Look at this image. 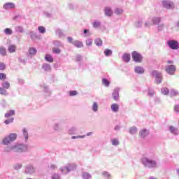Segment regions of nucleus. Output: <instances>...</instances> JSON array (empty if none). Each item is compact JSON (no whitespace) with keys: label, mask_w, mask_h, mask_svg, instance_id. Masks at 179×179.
<instances>
[{"label":"nucleus","mask_w":179,"mask_h":179,"mask_svg":"<svg viewBox=\"0 0 179 179\" xmlns=\"http://www.w3.org/2000/svg\"><path fill=\"white\" fill-rule=\"evenodd\" d=\"M94 44H96L97 47H101V45H103V40L100 38H97L94 40Z\"/></svg>","instance_id":"nucleus-36"},{"label":"nucleus","mask_w":179,"mask_h":179,"mask_svg":"<svg viewBox=\"0 0 179 179\" xmlns=\"http://www.w3.org/2000/svg\"><path fill=\"white\" fill-rule=\"evenodd\" d=\"M29 36L31 38V40H34V38H37V34L34 33L33 31H31L29 32Z\"/></svg>","instance_id":"nucleus-53"},{"label":"nucleus","mask_w":179,"mask_h":179,"mask_svg":"<svg viewBox=\"0 0 179 179\" xmlns=\"http://www.w3.org/2000/svg\"><path fill=\"white\" fill-rule=\"evenodd\" d=\"M8 51L10 54H13L16 52V45H10L8 48Z\"/></svg>","instance_id":"nucleus-26"},{"label":"nucleus","mask_w":179,"mask_h":179,"mask_svg":"<svg viewBox=\"0 0 179 179\" xmlns=\"http://www.w3.org/2000/svg\"><path fill=\"white\" fill-rule=\"evenodd\" d=\"M29 55H36L37 54V49L36 48H29Z\"/></svg>","instance_id":"nucleus-32"},{"label":"nucleus","mask_w":179,"mask_h":179,"mask_svg":"<svg viewBox=\"0 0 179 179\" xmlns=\"http://www.w3.org/2000/svg\"><path fill=\"white\" fill-rule=\"evenodd\" d=\"M104 13L105 16H107V17H111L114 13V11H113V8H111V7L106 6L104 8Z\"/></svg>","instance_id":"nucleus-14"},{"label":"nucleus","mask_w":179,"mask_h":179,"mask_svg":"<svg viewBox=\"0 0 179 179\" xmlns=\"http://www.w3.org/2000/svg\"><path fill=\"white\" fill-rule=\"evenodd\" d=\"M45 61H46L47 62L52 63L54 62V58L51 55L47 54L45 56Z\"/></svg>","instance_id":"nucleus-28"},{"label":"nucleus","mask_w":179,"mask_h":179,"mask_svg":"<svg viewBox=\"0 0 179 179\" xmlns=\"http://www.w3.org/2000/svg\"><path fill=\"white\" fill-rule=\"evenodd\" d=\"M149 135V130L146 129H143L139 131V136L141 139H145L146 136Z\"/></svg>","instance_id":"nucleus-16"},{"label":"nucleus","mask_w":179,"mask_h":179,"mask_svg":"<svg viewBox=\"0 0 179 179\" xmlns=\"http://www.w3.org/2000/svg\"><path fill=\"white\" fill-rule=\"evenodd\" d=\"M112 145L113 146H118V145H120V141L117 138H113L112 140Z\"/></svg>","instance_id":"nucleus-54"},{"label":"nucleus","mask_w":179,"mask_h":179,"mask_svg":"<svg viewBox=\"0 0 179 179\" xmlns=\"http://www.w3.org/2000/svg\"><path fill=\"white\" fill-rule=\"evenodd\" d=\"M55 12L54 8L51 5H49L43 11V15L45 17H52L54 16Z\"/></svg>","instance_id":"nucleus-10"},{"label":"nucleus","mask_w":179,"mask_h":179,"mask_svg":"<svg viewBox=\"0 0 179 179\" xmlns=\"http://www.w3.org/2000/svg\"><path fill=\"white\" fill-rule=\"evenodd\" d=\"M3 33L6 36H12V34H13V31L10 28H6L3 30Z\"/></svg>","instance_id":"nucleus-30"},{"label":"nucleus","mask_w":179,"mask_h":179,"mask_svg":"<svg viewBox=\"0 0 179 179\" xmlns=\"http://www.w3.org/2000/svg\"><path fill=\"white\" fill-rule=\"evenodd\" d=\"M6 48L3 46H1L0 47V55H1V57H6Z\"/></svg>","instance_id":"nucleus-35"},{"label":"nucleus","mask_w":179,"mask_h":179,"mask_svg":"<svg viewBox=\"0 0 179 179\" xmlns=\"http://www.w3.org/2000/svg\"><path fill=\"white\" fill-rule=\"evenodd\" d=\"M15 114V110H10L6 113H5L4 117L5 118H9L10 117H13Z\"/></svg>","instance_id":"nucleus-24"},{"label":"nucleus","mask_w":179,"mask_h":179,"mask_svg":"<svg viewBox=\"0 0 179 179\" xmlns=\"http://www.w3.org/2000/svg\"><path fill=\"white\" fill-rule=\"evenodd\" d=\"M56 34L60 38H62V37H65V34H64V31H62V29H56Z\"/></svg>","instance_id":"nucleus-33"},{"label":"nucleus","mask_w":179,"mask_h":179,"mask_svg":"<svg viewBox=\"0 0 179 179\" xmlns=\"http://www.w3.org/2000/svg\"><path fill=\"white\" fill-rule=\"evenodd\" d=\"M122 58L124 62H129V61H131V55L129 53H124L122 56Z\"/></svg>","instance_id":"nucleus-23"},{"label":"nucleus","mask_w":179,"mask_h":179,"mask_svg":"<svg viewBox=\"0 0 179 179\" xmlns=\"http://www.w3.org/2000/svg\"><path fill=\"white\" fill-rule=\"evenodd\" d=\"M78 132V129L76 127H71L69 129V134L70 135H75Z\"/></svg>","instance_id":"nucleus-48"},{"label":"nucleus","mask_w":179,"mask_h":179,"mask_svg":"<svg viewBox=\"0 0 179 179\" xmlns=\"http://www.w3.org/2000/svg\"><path fill=\"white\" fill-rule=\"evenodd\" d=\"M161 92L162 94H164V96H169V94H170V90H169V88L164 87H162L161 89Z\"/></svg>","instance_id":"nucleus-31"},{"label":"nucleus","mask_w":179,"mask_h":179,"mask_svg":"<svg viewBox=\"0 0 179 179\" xmlns=\"http://www.w3.org/2000/svg\"><path fill=\"white\" fill-rule=\"evenodd\" d=\"M174 111L176 113H179V105L178 104L175 105V106H174Z\"/></svg>","instance_id":"nucleus-64"},{"label":"nucleus","mask_w":179,"mask_h":179,"mask_svg":"<svg viewBox=\"0 0 179 179\" xmlns=\"http://www.w3.org/2000/svg\"><path fill=\"white\" fill-rule=\"evenodd\" d=\"M74 170H76V165L73 164H70L60 168L62 174H64V176H66V174H68V173H71V171H74Z\"/></svg>","instance_id":"nucleus-6"},{"label":"nucleus","mask_w":179,"mask_h":179,"mask_svg":"<svg viewBox=\"0 0 179 179\" xmlns=\"http://www.w3.org/2000/svg\"><path fill=\"white\" fill-rule=\"evenodd\" d=\"M135 27H137V29H138L139 27H142V21L139 20L137 22H136Z\"/></svg>","instance_id":"nucleus-61"},{"label":"nucleus","mask_w":179,"mask_h":179,"mask_svg":"<svg viewBox=\"0 0 179 179\" xmlns=\"http://www.w3.org/2000/svg\"><path fill=\"white\" fill-rule=\"evenodd\" d=\"M110 108L113 113H118L120 110V105L117 103H113L110 106Z\"/></svg>","instance_id":"nucleus-22"},{"label":"nucleus","mask_w":179,"mask_h":179,"mask_svg":"<svg viewBox=\"0 0 179 179\" xmlns=\"http://www.w3.org/2000/svg\"><path fill=\"white\" fill-rule=\"evenodd\" d=\"M69 96L70 97H73L75 96H78V91H76V90H70L69 92Z\"/></svg>","instance_id":"nucleus-49"},{"label":"nucleus","mask_w":179,"mask_h":179,"mask_svg":"<svg viewBox=\"0 0 179 179\" xmlns=\"http://www.w3.org/2000/svg\"><path fill=\"white\" fill-rule=\"evenodd\" d=\"M86 136L83 135V136H71V139H83V138H85Z\"/></svg>","instance_id":"nucleus-59"},{"label":"nucleus","mask_w":179,"mask_h":179,"mask_svg":"<svg viewBox=\"0 0 179 179\" xmlns=\"http://www.w3.org/2000/svg\"><path fill=\"white\" fill-rule=\"evenodd\" d=\"M53 44L55 47H64V43L58 40L54 41Z\"/></svg>","instance_id":"nucleus-44"},{"label":"nucleus","mask_w":179,"mask_h":179,"mask_svg":"<svg viewBox=\"0 0 179 179\" xmlns=\"http://www.w3.org/2000/svg\"><path fill=\"white\" fill-rule=\"evenodd\" d=\"M6 68V64H5V63L0 62V71H5Z\"/></svg>","instance_id":"nucleus-58"},{"label":"nucleus","mask_w":179,"mask_h":179,"mask_svg":"<svg viewBox=\"0 0 179 179\" xmlns=\"http://www.w3.org/2000/svg\"><path fill=\"white\" fill-rule=\"evenodd\" d=\"M164 29V24H161L157 27L158 31H162Z\"/></svg>","instance_id":"nucleus-63"},{"label":"nucleus","mask_w":179,"mask_h":179,"mask_svg":"<svg viewBox=\"0 0 179 179\" xmlns=\"http://www.w3.org/2000/svg\"><path fill=\"white\" fill-rule=\"evenodd\" d=\"M131 57L133 61H134V62H136L137 64H141V62H142L143 59V57L142 56V55L137 51H134L131 52Z\"/></svg>","instance_id":"nucleus-7"},{"label":"nucleus","mask_w":179,"mask_h":179,"mask_svg":"<svg viewBox=\"0 0 179 179\" xmlns=\"http://www.w3.org/2000/svg\"><path fill=\"white\" fill-rule=\"evenodd\" d=\"M17 138V134L15 133H10L4 138H3L2 143L3 145H9L12 142H15V140Z\"/></svg>","instance_id":"nucleus-5"},{"label":"nucleus","mask_w":179,"mask_h":179,"mask_svg":"<svg viewBox=\"0 0 179 179\" xmlns=\"http://www.w3.org/2000/svg\"><path fill=\"white\" fill-rule=\"evenodd\" d=\"M178 94H179L178 91L174 89L171 90L169 92V96L171 97H176V96H178Z\"/></svg>","instance_id":"nucleus-29"},{"label":"nucleus","mask_w":179,"mask_h":179,"mask_svg":"<svg viewBox=\"0 0 179 179\" xmlns=\"http://www.w3.org/2000/svg\"><path fill=\"white\" fill-rule=\"evenodd\" d=\"M101 22L95 20L92 22V27L94 29H99V27H101Z\"/></svg>","instance_id":"nucleus-34"},{"label":"nucleus","mask_w":179,"mask_h":179,"mask_svg":"<svg viewBox=\"0 0 179 179\" xmlns=\"http://www.w3.org/2000/svg\"><path fill=\"white\" fill-rule=\"evenodd\" d=\"M134 72L137 75H143L145 73V69L142 66H137L134 68Z\"/></svg>","instance_id":"nucleus-17"},{"label":"nucleus","mask_w":179,"mask_h":179,"mask_svg":"<svg viewBox=\"0 0 179 179\" xmlns=\"http://www.w3.org/2000/svg\"><path fill=\"white\" fill-rule=\"evenodd\" d=\"M166 44L171 50H178L179 48V43L176 40H169Z\"/></svg>","instance_id":"nucleus-9"},{"label":"nucleus","mask_w":179,"mask_h":179,"mask_svg":"<svg viewBox=\"0 0 179 179\" xmlns=\"http://www.w3.org/2000/svg\"><path fill=\"white\" fill-rule=\"evenodd\" d=\"M25 174H29V176H33V174L36 173V167L33 164H29L25 166L24 169Z\"/></svg>","instance_id":"nucleus-8"},{"label":"nucleus","mask_w":179,"mask_h":179,"mask_svg":"<svg viewBox=\"0 0 179 179\" xmlns=\"http://www.w3.org/2000/svg\"><path fill=\"white\" fill-rule=\"evenodd\" d=\"M42 69H43L45 72H50V71H51V64L48 63H44L42 65Z\"/></svg>","instance_id":"nucleus-19"},{"label":"nucleus","mask_w":179,"mask_h":179,"mask_svg":"<svg viewBox=\"0 0 179 179\" xmlns=\"http://www.w3.org/2000/svg\"><path fill=\"white\" fill-rule=\"evenodd\" d=\"M104 55L105 57H111L113 55V50L111 49H105Z\"/></svg>","instance_id":"nucleus-41"},{"label":"nucleus","mask_w":179,"mask_h":179,"mask_svg":"<svg viewBox=\"0 0 179 179\" xmlns=\"http://www.w3.org/2000/svg\"><path fill=\"white\" fill-rule=\"evenodd\" d=\"M80 61H82V55L78 54L76 57V62H80Z\"/></svg>","instance_id":"nucleus-62"},{"label":"nucleus","mask_w":179,"mask_h":179,"mask_svg":"<svg viewBox=\"0 0 179 179\" xmlns=\"http://www.w3.org/2000/svg\"><path fill=\"white\" fill-rule=\"evenodd\" d=\"M73 45L76 47V48H83V42L78 40H75L73 42Z\"/></svg>","instance_id":"nucleus-18"},{"label":"nucleus","mask_w":179,"mask_h":179,"mask_svg":"<svg viewBox=\"0 0 179 179\" xmlns=\"http://www.w3.org/2000/svg\"><path fill=\"white\" fill-rule=\"evenodd\" d=\"M92 108L94 113H97L99 111V104L97 103V102L93 103Z\"/></svg>","instance_id":"nucleus-43"},{"label":"nucleus","mask_w":179,"mask_h":179,"mask_svg":"<svg viewBox=\"0 0 179 179\" xmlns=\"http://www.w3.org/2000/svg\"><path fill=\"white\" fill-rule=\"evenodd\" d=\"M152 22L153 24L159 25L160 24V22H162V18H160V17H154L152 19Z\"/></svg>","instance_id":"nucleus-25"},{"label":"nucleus","mask_w":179,"mask_h":179,"mask_svg":"<svg viewBox=\"0 0 179 179\" xmlns=\"http://www.w3.org/2000/svg\"><path fill=\"white\" fill-rule=\"evenodd\" d=\"M13 121H15V118L14 117H10L9 119H6L5 121H4V124L6 125H9L10 124H12V122H13Z\"/></svg>","instance_id":"nucleus-50"},{"label":"nucleus","mask_w":179,"mask_h":179,"mask_svg":"<svg viewBox=\"0 0 179 179\" xmlns=\"http://www.w3.org/2000/svg\"><path fill=\"white\" fill-rule=\"evenodd\" d=\"M15 31L16 33H24V29L22 26H16L15 27Z\"/></svg>","instance_id":"nucleus-39"},{"label":"nucleus","mask_w":179,"mask_h":179,"mask_svg":"<svg viewBox=\"0 0 179 179\" xmlns=\"http://www.w3.org/2000/svg\"><path fill=\"white\" fill-rule=\"evenodd\" d=\"M141 162L146 169H157V161L153 159L144 157L141 158Z\"/></svg>","instance_id":"nucleus-2"},{"label":"nucleus","mask_w":179,"mask_h":179,"mask_svg":"<svg viewBox=\"0 0 179 179\" xmlns=\"http://www.w3.org/2000/svg\"><path fill=\"white\" fill-rule=\"evenodd\" d=\"M138 132V128L136 127H132L129 128V134L131 135H135Z\"/></svg>","instance_id":"nucleus-40"},{"label":"nucleus","mask_w":179,"mask_h":179,"mask_svg":"<svg viewBox=\"0 0 179 179\" xmlns=\"http://www.w3.org/2000/svg\"><path fill=\"white\" fill-rule=\"evenodd\" d=\"M114 13L117 15H122V13H124V10L121 8H116L114 10Z\"/></svg>","instance_id":"nucleus-38"},{"label":"nucleus","mask_w":179,"mask_h":179,"mask_svg":"<svg viewBox=\"0 0 179 179\" xmlns=\"http://www.w3.org/2000/svg\"><path fill=\"white\" fill-rule=\"evenodd\" d=\"M150 75L155 78V82L157 85H160L163 82V74L157 70L152 71Z\"/></svg>","instance_id":"nucleus-3"},{"label":"nucleus","mask_w":179,"mask_h":179,"mask_svg":"<svg viewBox=\"0 0 179 179\" xmlns=\"http://www.w3.org/2000/svg\"><path fill=\"white\" fill-rule=\"evenodd\" d=\"M16 4L13 2H6L3 5V9L5 10H9L10 9H15Z\"/></svg>","instance_id":"nucleus-12"},{"label":"nucleus","mask_w":179,"mask_h":179,"mask_svg":"<svg viewBox=\"0 0 179 179\" xmlns=\"http://www.w3.org/2000/svg\"><path fill=\"white\" fill-rule=\"evenodd\" d=\"M51 179H61V176L59 173H54L52 175Z\"/></svg>","instance_id":"nucleus-55"},{"label":"nucleus","mask_w":179,"mask_h":179,"mask_svg":"<svg viewBox=\"0 0 179 179\" xmlns=\"http://www.w3.org/2000/svg\"><path fill=\"white\" fill-rule=\"evenodd\" d=\"M16 152L17 153H26L29 150V145L24 143H17L12 145H8L4 148V152Z\"/></svg>","instance_id":"nucleus-1"},{"label":"nucleus","mask_w":179,"mask_h":179,"mask_svg":"<svg viewBox=\"0 0 179 179\" xmlns=\"http://www.w3.org/2000/svg\"><path fill=\"white\" fill-rule=\"evenodd\" d=\"M13 167L15 170H20L22 169V164H15Z\"/></svg>","instance_id":"nucleus-56"},{"label":"nucleus","mask_w":179,"mask_h":179,"mask_svg":"<svg viewBox=\"0 0 179 179\" xmlns=\"http://www.w3.org/2000/svg\"><path fill=\"white\" fill-rule=\"evenodd\" d=\"M85 43H86L87 47L92 46V45L93 44V39H92L91 38H89L88 39H87L85 41Z\"/></svg>","instance_id":"nucleus-51"},{"label":"nucleus","mask_w":179,"mask_h":179,"mask_svg":"<svg viewBox=\"0 0 179 179\" xmlns=\"http://www.w3.org/2000/svg\"><path fill=\"white\" fill-rule=\"evenodd\" d=\"M38 31L40 33V34H44V33L46 31L45 27L43 26L38 27Z\"/></svg>","instance_id":"nucleus-47"},{"label":"nucleus","mask_w":179,"mask_h":179,"mask_svg":"<svg viewBox=\"0 0 179 179\" xmlns=\"http://www.w3.org/2000/svg\"><path fill=\"white\" fill-rule=\"evenodd\" d=\"M52 51H53L54 54H61V50L59 48H53Z\"/></svg>","instance_id":"nucleus-57"},{"label":"nucleus","mask_w":179,"mask_h":179,"mask_svg":"<svg viewBox=\"0 0 179 179\" xmlns=\"http://www.w3.org/2000/svg\"><path fill=\"white\" fill-rule=\"evenodd\" d=\"M82 178L83 179H92V176L90 173L87 172H83L82 173Z\"/></svg>","instance_id":"nucleus-37"},{"label":"nucleus","mask_w":179,"mask_h":179,"mask_svg":"<svg viewBox=\"0 0 179 179\" xmlns=\"http://www.w3.org/2000/svg\"><path fill=\"white\" fill-rule=\"evenodd\" d=\"M10 88V83L8 81H3L0 87V94L1 96H9L8 90Z\"/></svg>","instance_id":"nucleus-4"},{"label":"nucleus","mask_w":179,"mask_h":179,"mask_svg":"<svg viewBox=\"0 0 179 179\" xmlns=\"http://www.w3.org/2000/svg\"><path fill=\"white\" fill-rule=\"evenodd\" d=\"M83 35H84V37H90V36H92V33H90V30L87 29H84Z\"/></svg>","instance_id":"nucleus-46"},{"label":"nucleus","mask_w":179,"mask_h":179,"mask_svg":"<svg viewBox=\"0 0 179 179\" xmlns=\"http://www.w3.org/2000/svg\"><path fill=\"white\" fill-rule=\"evenodd\" d=\"M6 79V74L0 73V80H5Z\"/></svg>","instance_id":"nucleus-60"},{"label":"nucleus","mask_w":179,"mask_h":179,"mask_svg":"<svg viewBox=\"0 0 179 179\" xmlns=\"http://www.w3.org/2000/svg\"><path fill=\"white\" fill-rule=\"evenodd\" d=\"M22 134L24 136L25 142H27V141H29V133L27 132V129H23Z\"/></svg>","instance_id":"nucleus-45"},{"label":"nucleus","mask_w":179,"mask_h":179,"mask_svg":"<svg viewBox=\"0 0 179 179\" xmlns=\"http://www.w3.org/2000/svg\"><path fill=\"white\" fill-rule=\"evenodd\" d=\"M169 131L171 134H173V135H178L179 134L178 129L174 127L173 126H169Z\"/></svg>","instance_id":"nucleus-21"},{"label":"nucleus","mask_w":179,"mask_h":179,"mask_svg":"<svg viewBox=\"0 0 179 179\" xmlns=\"http://www.w3.org/2000/svg\"><path fill=\"white\" fill-rule=\"evenodd\" d=\"M102 176L104 179H111V174H110V173L108 171L102 172Z\"/></svg>","instance_id":"nucleus-42"},{"label":"nucleus","mask_w":179,"mask_h":179,"mask_svg":"<svg viewBox=\"0 0 179 179\" xmlns=\"http://www.w3.org/2000/svg\"><path fill=\"white\" fill-rule=\"evenodd\" d=\"M148 95L149 96V97H153V96H155V90L148 88Z\"/></svg>","instance_id":"nucleus-52"},{"label":"nucleus","mask_w":179,"mask_h":179,"mask_svg":"<svg viewBox=\"0 0 179 179\" xmlns=\"http://www.w3.org/2000/svg\"><path fill=\"white\" fill-rule=\"evenodd\" d=\"M43 87L45 97H48V96H51V92H50V90L48 89V86H47L45 84H44Z\"/></svg>","instance_id":"nucleus-20"},{"label":"nucleus","mask_w":179,"mask_h":179,"mask_svg":"<svg viewBox=\"0 0 179 179\" xmlns=\"http://www.w3.org/2000/svg\"><path fill=\"white\" fill-rule=\"evenodd\" d=\"M112 97L114 100H115V101H118V100H120V88H115L112 94Z\"/></svg>","instance_id":"nucleus-15"},{"label":"nucleus","mask_w":179,"mask_h":179,"mask_svg":"<svg viewBox=\"0 0 179 179\" xmlns=\"http://www.w3.org/2000/svg\"><path fill=\"white\" fill-rule=\"evenodd\" d=\"M110 84L111 81H110L108 79L106 78H102V85H103V86H105L106 87H108Z\"/></svg>","instance_id":"nucleus-27"},{"label":"nucleus","mask_w":179,"mask_h":179,"mask_svg":"<svg viewBox=\"0 0 179 179\" xmlns=\"http://www.w3.org/2000/svg\"><path fill=\"white\" fill-rule=\"evenodd\" d=\"M165 71L168 75H174L176 71H177V68L174 64H170L165 67Z\"/></svg>","instance_id":"nucleus-11"},{"label":"nucleus","mask_w":179,"mask_h":179,"mask_svg":"<svg viewBox=\"0 0 179 179\" xmlns=\"http://www.w3.org/2000/svg\"><path fill=\"white\" fill-rule=\"evenodd\" d=\"M162 6L166 9H173L174 8V3L169 0H164L162 1Z\"/></svg>","instance_id":"nucleus-13"}]
</instances>
